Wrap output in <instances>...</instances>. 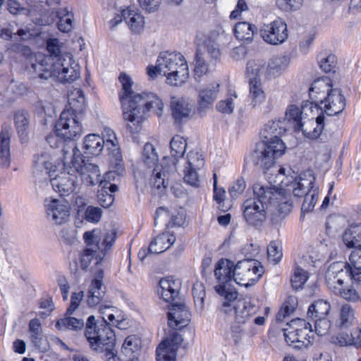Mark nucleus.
Listing matches in <instances>:
<instances>
[{
	"label": "nucleus",
	"instance_id": "f257e3e1",
	"mask_svg": "<svg viewBox=\"0 0 361 361\" xmlns=\"http://www.w3.org/2000/svg\"><path fill=\"white\" fill-rule=\"evenodd\" d=\"M119 80L123 92L119 99L123 109V118L130 122L127 128L130 133H138L141 130V123L145 115L153 110L158 116H161L164 109L162 100L154 93H135L132 91L133 80L126 73H121Z\"/></svg>",
	"mask_w": 361,
	"mask_h": 361
},
{
	"label": "nucleus",
	"instance_id": "f03ea898",
	"mask_svg": "<svg viewBox=\"0 0 361 361\" xmlns=\"http://www.w3.org/2000/svg\"><path fill=\"white\" fill-rule=\"evenodd\" d=\"M252 190L253 197L247 199L242 207L243 218L249 225L261 228L267 219L269 204L282 200L283 192L278 188L259 183L254 184Z\"/></svg>",
	"mask_w": 361,
	"mask_h": 361
},
{
	"label": "nucleus",
	"instance_id": "7ed1b4c3",
	"mask_svg": "<svg viewBox=\"0 0 361 361\" xmlns=\"http://www.w3.org/2000/svg\"><path fill=\"white\" fill-rule=\"evenodd\" d=\"M33 71L43 80L54 78L60 82H72L79 78L80 72L77 64L68 53L63 54L54 61L50 57H44L31 66Z\"/></svg>",
	"mask_w": 361,
	"mask_h": 361
},
{
	"label": "nucleus",
	"instance_id": "20e7f679",
	"mask_svg": "<svg viewBox=\"0 0 361 361\" xmlns=\"http://www.w3.org/2000/svg\"><path fill=\"white\" fill-rule=\"evenodd\" d=\"M150 78L157 74H163L168 84L178 86L184 83L189 77L188 66L185 57L178 52H161L157 58L156 66L147 68Z\"/></svg>",
	"mask_w": 361,
	"mask_h": 361
},
{
	"label": "nucleus",
	"instance_id": "39448f33",
	"mask_svg": "<svg viewBox=\"0 0 361 361\" xmlns=\"http://www.w3.org/2000/svg\"><path fill=\"white\" fill-rule=\"evenodd\" d=\"M281 183L290 187L295 197H304L301 211L302 213L312 212L318 200L319 187L315 185V177L311 171H305L299 176L286 177Z\"/></svg>",
	"mask_w": 361,
	"mask_h": 361
},
{
	"label": "nucleus",
	"instance_id": "423d86ee",
	"mask_svg": "<svg viewBox=\"0 0 361 361\" xmlns=\"http://www.w3.org/2000/svg\"><path fill=\"white\" fill-rule=\"evenodd\" d=\"M85 336L93 350L104 353L109 360L115 358L117 353L114 349L115 333L104 318H102L99 325L94 331H87Z\"/></svg>",
	"mask_w": 361,
	"mask_h": 361
},
{
	"label": "nucleus",
	"instance_id": "0eeeda50",
	"mask_svg": "<svg viewBox=\"0 0 361 361\" xmlns=\"http://www.w3.org/2000/svg\"><path fill=\"white\" fill-rule=\"evenodd\" d=\"M286 148L284 142L277 140L271 144L262 141L256 145L255 150L252 152L251 161L255 166L265 173L274 165L275 160L285 153Z\"/></svg>",
	"mask_w": 361,
	"mask_h": 361
},
{
	"label": "nucleus",
	"instance_id": "6e6552de",
	"mask_svg": "<svg viewBox=\"0 0 361 361\" xmlns=\"http://www.w3.org/2000/svg\"><path fill=\"white\" fill-rule=\"evenodd\" d=\"M263 272L260 262L254 259H244L234 266L233 281L238 285L249 287L259 281Z\"/></svg>",
	"mask_w": 361,
	"mask_h": 361
},
{
	"label": "nucleus",
	"instance_id": "1a4fd4ad",
	"mask_svg": "<svg viewBox=\"0 0 361 361\" xmlns=\"http://www.w3.org/2000/svg\"><path fill=\"white\" fill-rule=\"evenodd\" d=\"M72 167L78 172L82 182L87 185L93 186L100 182L101 173L98 166L86 159L81 154L80 150L74 147L73 149Z\"/></svg>",
	"mask_w": 361,
	"mask_h": 361
},
{
	"label": "nucleus",
	"instance_id": "9d476101",
	"mask_svg": "<svg viewBox=\"0 0 361 361\" xmlns=\"http://www.w3.org/2000/svg\"><path fill=\"white\" fill-rule=\"evenodd\" d=\"M55 131L63 140H74L81 136L82 127L76 114L63 110L54 126Z\"/></svg>",
	"mask_w": 361,
	"mask_h": 361
},
{
	"label": "nucleus",
	"instance_id": "9b49d317",
	"mask_svg": "<svg viewBox=\"0 0 361 361\" xmlns=\"http://www.w3.org/2000/svg\"><path fill=\"white\" fill-rule=\"evenodd\" d=\"M319 101L317 109H320L323 115L326 114L329 116L338 115L341 113L345 107V99L338 88L329 91L326 97H316Z\"/></svg>",
	"mask_w": 361,
	"mask_h": 361
},
{
	"label": "nucleus",
	"instance_id": "f8f14e48",
	"mask_svg": "<svg viewBox=\"0 0 361 361\" xmlns=\"http://www.w3.org/2000/svg\"><path fill=\"white\" fill-rule=\"evenodd\" d=\"M288 65V59L286 56H274L269 59L267 66L257 64L255 61H249L246 68L247 72L251 71L254 73L256 71V75L260 71H265L266 76L271 78L279 75Z\"/></svg>",
	"mask_w": 361,
	"mask_h": 361
},
{
	"label": "nucleus",
	"instance_id": "ddd939ff",
	"mask_svg": "<svg viewBox=\"0 0 361 361\" xmlns=\"http://www.w3.org/2000/svg\"><path fill=\"white\" fill-rule=\"evenodd\" d=\"M260 35L268 44H280L284 42L288 37L287 25L281 19H277L269 24L264 25L260 29Z\"/></svg>",
	"mask_w": 361,
	"mask_h": 361
},
{
	"label": "nucleus",
	"instance_id": "4468645a",
	"mask_svg": "<svg viewBox=\"0 0 361 361\" xmlns=\"http://www.w3.org/2000/svg\"><path fill=\"white\" fill-rule=\"evenodd\" d=\"M183 341L182 336L173 332L167 340L163 341L156 350V361H175L178 345Z\"/></svg>",
	"mask_w": 361,
	"mask_h": 361
},
{
	"label": "nucleus",
	"instance_id": "2eb2a0df",
	"mask_svg": "<svg viewBox=\"0 0 361 361\" xmlns=\"http://www.w3.org/2000/svg\"><path fill=\"white\" fill-rule=\"evenodd\" d=\"M52 188L61 196H67L75 191L78 186V178L75 174L63 171L55 177L49 178Z\"/></svg>",
	"mask_w": 361,
	"mask_h": 361
},
{
	"label": "nucleus",
	"instance_id": "dca6fc26",
	"mask_svg": "<svg viewBox=\"0 0 361 361\" xmlns=\"http://www.w3.org/2000/svg\"><path fill=\"white\" fill-rule=\"evenodd\" d=\"M176 171L174 161L166 158H163L160 166H156L153 169V175L150 179L153 187L160 189L166 188L169 184V175Z\"/></svg>",
	"mask_w": 361,
	"mask_h": 361
},
{
	"label": "nucleus",
	"instance_id": "f3484780",
	"mask_svg": "<svg viewBox=\"0 0 361 361\" xmlns=\"http://www.w3.org/2000/svg\"><path fill=\"white\" fill-rule=\"evenodd\" d=\"M167 317L168 324L173 329L180 330L188 326L190 320V314L188 308L181 302L172 304Z\"/></svg>",
	"mask_w": 361,
	"mask_h": 361
},
{
	"label": "nucleus",
	"instance_id": "a211bd4d",
	"mask_svg": "<svg viewBox=\"0 0 361 361\" xmlns=\"http://www.w3.org/2000/svg\"><path fill=\"white\" fill-rule=\"evenodd\" d=\"M235 320L242 324L250 320L259 310L257 301L250 298L238 300L233 305Z\"/></svg>",
	"mask_w": 361,
	"mask_h": 361
},
{
	"label": "nucleus",
	"instance_id": "6ab92c4d",
	"mask_svg": "<svg viewBox=\"0 0 361 361\" xmlns=\"http://www.w3.org/2000/svg\"><path fill=\"white\" fill-rule=\"evenodd\" d=\"M56 171V166L53 164L51 155L49 153L42 152L33 156L32 173L34 176H42L44 180H47L54 176Z\"/></svg>",
	"mask_w": 361,
	"mask_h": 361
},
{
	"label": "nucleus",
	"instance_id": "aec40b11",
	"mask_svg": "<svg viewBox=\"0 0 361 361\" xmlns=\"http://www.w3.org/2000/svg\"><path fill=\"white\" fill-rule=\"evenodd\" d=\"M46 207L47 217L54 224L61 225L68 220L70 206L67 202L54 199Z\"/></svg>",
	"mask_w": 361,
	"mask_h": 361
},
{
	"label": "nucleus",
	"instance_id": "412c9836",
	"mask_svg": "<svg viewBox=\"0 0 361 361\" xmlns=\"http://www.w3.org/2000/svg\"><path fill=\"white\" fill-rule=\"evenodd\" d=\"M170 109L176 124L185 123L190 118L192 106L183 98L172 97Z\"/></svg>",
	"mask_w": 361,
	"mask_h": 361
},
{
	"label": "nucleus",
	"instance_id": "4be33fe9",
	"mask_svg": "<svg viewBox=\"0 0 361 361\" xmlns=\"http://www.w3.org/2000/svg\"><path fill=\"white\" fill-rule=\"evenodd\" d=\"M219 87V83H212L199 91L197 107L199 113H204L212 107L217 98Z\"/></svg>",
	"mask_w": 361,
	"mask_h": 361
},
{
	"label": "nucleus",
	"instance_id": "5701e85b",
	"mask_svg": "<svg viewBox=\"0 0 361 361\" xmlns=\"http://www.w3.org/2000/svg\"><path fill=\"white\" fill-rule=\"evenodd\" d=\"M283 119L270 121L265 124L262 136L264 142L271 144V142H276V140L280 142H283L280 138V136L284 134L288 130V126L283 123Z\"/></svg>",
	"mask_w": 361,
	"mask_h": 361
},
{
	"label": "nucleus",
	"instance_id": "b1692460",
	"mask_svg": "<svg viewBox=\"0 0 361 361\" xmlns=\"http://www.w3.org/2000/svg\"><path fill=\"white\" fill-rule=\"evenodd\" d=\"M308 325L310 328L311 324L310 322H307L305 319L297 318L292 320L289 324V327L283 329L286 343L295 349H302V348H306L308 345V343H306L303 340H298V337L297 336V330H295V326H307Z\"/></svg>",
	"mask_w": 361,
	"mask_h": 361
},
{
	"label": "nucleus",
	"instance_id": "393cba45",
	"mask_svg": "<svg viewBox=\"0 0 361 361\" xmlns=\"http://www.w3.org/2000/svg\"><path fill=\"white\" fill-rule=\"evenodd\" d=\"M234 263L228 259H221L214 270L216 279L219 284H226L233 281Z\"/></svg>",
	"mask_w": 361,
	"mask_h": 361
},
{
	"label": "nucleus",
	"instance_id": "a878e982",
	"mask_svg": "<svg viewBox=\"0 0 361 361\" xmlns=\"http://www.w3.org/2000/svg\"><path fill=\"white\" fill-rule=\"evenodd\" d=\"M176 241V237L169 232L156 236L150 243L148 251L151 254H160L169 249Z\"/></svg>",
	"mask_w": 361,
	"mask_h": 361
},
{
	"label": "nucleus",
	"instance_id": "bb28decb",
	"mask_svg": "<svg viewBox=\"0 0 361 361\" xmlns=\"http://www.w3.org/2000/svg\"><path fill=\"white\" fill-rule=\"evenodd\" d=\"M140 352V338L135 335H130L126 337L121 348V353L128 358V361L138 360Z\"/></svg>",
	"mask_w": 361,
	"mask_h": 361
},
{
	"label": "nucleus",
	"instance_id": "cd10ccee",
	"mask_svg": "<svg viewBox=\"0 0 361 361\" xmlns=\"http://www.w3.org/2000/svg\"><path fill=\"white\" fill-rule=\"evenodd\" d=\"M324 118L323 113L320 114L315 121L313 119L309 120L305 127L303 125L300 131H302L305 137L309 139L319 138L324 128Z\"/></svg>",
	"mask_w": 361,
	"mask_h": 361
},
{
	"label": "nucleus",
	"instance_id": "c85d7f7f",
	"mask_svg": "<svg viewBox=\"0 0 361 361\" xmlns=\"http://www.w3.org/2000/svg\"><path fill=\"white\" fill-rule=\"evenodd\" d=\"M302 118V109L296 105L291 104L286 109L285 118L283 120L288 129L293 128L295 131H300L303 126Z\"/></svg>",
	"mask_w": 361,
	"mask_h": 361
},
{
	"label": "nucleus",
	"instance_id": "c756f323",
	"mask_svg": "<svg viewBox=\"0 0 361 361\" xmlns=\"http://www.w3.org/2000/svg\"><path fill=\"white\" fill-rule=\"evenodd\" d=\"M104 147V139L96 134H90L85 136L83 142L84 153L86 154L97 156Z\"/></svg>",
	"mask_w": 361,
	"mask_h": 361
},
{
	"label": "nucleus",
	"instance_id": "7c9ffc66",
	"mask_svg": "<svg viewBox=\"0 0 361 361\" xmlns=\"http://www.w3.org/2000/svg\"><path fill=\"white\" fill-rule=\"evenodd\" d=\"M10 140L11 133L7 128H3L0 133V166L6 168L10 166Z\"/></svg>",
	"mask_w": 361,
	"mask_h": 361
},
{
	"label": "nucleus",
	"instance_id": "2f4dec72",
	"mask_svg": "<svg viewBox=\"0 0 361 361\" xmlns=\"http://www.w3.org/2000/svg\"><path fill=\"white\" fill-rule=\"evenodd\" d=\"M160 290L159 294L166 302L174 300L178 295L179 288L175 281L169 279H162L159 281Z\"/></svg>",
	"mask_w": 361,
	"mask_h": 361
},
{
	"label": "nucleus",
	"instance_id": "473e14b6",
	"mask_svg": "<svg viewBox=\"0 0 361 361\" xmlns=\"http://www.w3.org/2000/svg\"><path fill=\"white\" fill-rule=\"evenodd\" d=\"M106 295V287L103 283L91 282L87 293L86 302L90 307L99 305Z\"/></svg>",
	"mask_w": 361,
	"mask_h": 361
},
{
	"label": "nucleus",
	"instance_id": "72a5a7b5",
	"mask_svg": "<svg viewBox=\"0 0 361 361\" xmlns=\"http://www.w3.org/2000/svg\"><path fill=\"white\" fill-rule=\"evenodd\" d=\"M212 60L207 61L206 53L202 51V49L198 48L195 56L194 75L196 80H200L203 75H206L212 63Z\"/></svg>",
	"mask_w": 361,
	"mask_h": 361
},
{
	"label": "nucleus",
	"instance_id": "f704fd0d",
	"mask_svg": "<svg viewBox=\"0 0 361 361\" xmlns=\"http://www.w3.org/2000/svg\"><path fill=\"white\" fill-rule=\"evenodd\" d=\"M249 85V98L251 100V104L255 106L262 103L265 99V93L262 88L261 80L257 76L250 78Z\"/></svg>",
	"mask_w": 361,
	"mask_h": 361
},
{
	"label": "nucleus",
	"instance_id": "c9c22d12",
	"mask_svg": "<svg viewBox=\"0 0 361 361\" xmlns=\"http://www.w3.org/2000/svg\"><path fill=\"white\" fill-rule=\"evenodd\" d=\"M333 90L332 86L324 79L315 80L310 88V97L314 102L312 104L317 108L319 101L317 100L316 97H326L329 91Z\"/></svg>",
	"mask_w": 361,
	"mask_h": 361
},
{
	"label": "nucleus",
	"instance_id": "e433bc0d",
	"mask_svg": "<svg viewBox=\"0 0 361 361\" xmlns=\"http://www.w3.org/2000/svg\"><path fill=\"white\" fill-rule=\"evenodd\" d=\"M343 243L348 248H361V226H352L343 234Z\"/></svg>",
	"mask_w": 361,
	"mask_h": 361
},
{
	"label": "nucleus",
	"instance_id": "4c0bfd02",
	"mask_svg": "<svg viewBox=\"0 0 361 361\" xmlns=\"http://www.w3.org/2000/svg\"><path fill=\"white\" fill-rule=\"evenodd\" d=\"M85 95L82 90L75 88L68 94L70 111L75 114L82 113L85 109Z\"/></svg>",
	"mask_w": 361,
	"mask_h": 361
},
{
	"label": "nucleus",
	"instance_id": "58836bf2",
	"mask_svg": "<svg viewBox=\"0 0 361 361\" xmlns=\"http://www.w3.org/2000/svg\"><path fill=\"white\" fill-rule=\"evenodd\" d=\"M331 310L329 302L324 300L314 301L308 308V319L322 318L327 317Z\"/></svg>",
	"mask_w": 361,
	"mask_h": 361
},
{
	"label": "nucleus",
	"instance_id": "ea45409f",
	"mask_svg": "<svg viewBox=\"0 0 361 361\" xmlns=\"http://www.w3.org/2000/svg\"><path fill=\"white\" fill-rule=\"evenodd\" d=\"M256 27L247 22H239L234 27V34L237 39L250 42L255 34Z\"/></svg>",
	"mask_w": 361,
	"mask_h": 361
},
{
	"label": "nucleus",
	"instance_id": "a19ab883",
	"mask_svg": "<svg viewBox=\"0 0 361 361\" xmlns=\"http://www.w3.org/2000/svg\"><path fill=\"white\" fill-rule=\"evenodd\" d=\"M97 251L98 250H94L93 248L87 247L80 253L78 264L82 270L86 271L94 258L97 260V265L100 264L104 257L103 255H96Z\"/></svg>",
	"mask_w": 361,
	"mask_h": 361
},
{
	"label": "nucleus",
	"instance_id": "79ce46f5",
	"mask_svg": "<svg viewBox=\"0 0 361 361\" xmlns=\"http://www.w3.org/2000/svg\"><path fill=\"white\" fill-rule=\"evenodd\" d=\"M104 139V146L113 154L116 160H121V154L119 152V147L116 137V134L113 130L110 128H105L103 133Z\"/></svg>",
	"mask_w": 361,
	"mask_h": 361
},
{
	"label": "nucleus",
	"instance_id": "37998d69",
	"mask_svg": "<svg viewBox=\"0 0 361 361\" xmlns=\"http://www.w3.org/2000/svg\"><path fill=\"white\" fill-rule=\"evenodd\" d=\"M30 116L27 111L19 110L14 114V123L20 137L25 136L30 126Z\"/></svg>",
	"mask_w": 361,
	"mask_h": 361
},
{
	"label": "nucleus",
	"instance_id": "c03bdc74",
	"mask_svg": "<svg viewBox=\"0 0 361 361\" xmlns=\"http://www.w3.org/2000/svg\"><path fill=\"white\" fill-rule=\"evenodd\" d=\"M85 323L82 319H77L66 315L65 317L59 319L56 323V328L59 330H81L84 327Z\"/></svg>",
	"mask_w": 361,
	"mask_h": 361
},
{
	"label": "nucleus",
	"instance_id": "a18cd8bd",
	"mask_svg": "<svg viewBox=\"0 0 361 361\" xmlns=\"http://www.w3.org/2000/svg\"><path fill=\"white\" fill-rule=\"evenodd\" d=\"M187 143L183 137L176 135L173 137L172 140L170 142V147L171 149V156L173 158L168 159H171L172 161H174L175 166L176 167L177 158H180L183 156L185 152Z\"/></svg>",
	"mask_w": 361,
	"mask_h": 361
},
{
	"label": "nucleus",
	"instance_id": "49530a36",
	"mask_svg": "<svg viewBox=\"0 0 361 361\" xmlns=\"http://www.w3.org/2000/svg\"><path fill=\"white\" fill-rule=\"evenodd\" d=\"M350 264L344 262H334L331 263L326 272V280L337 279L344 274H348L347 269Z\"/></svg>",
	"mask_w": 361,
	"mask_h": 361
},
{
	"label": "nucleus",
	"instance_id": "de8ad7c7",
	"mask_svg": "<svg viewBox=\"0 0 361 361\" xmlns=\"http://www.w3.org/2000/svg\"><path fill=\"white\" fill-rule=\"evenodd\" d=\"M354 319V311L348 304L343 305L340 311V318L336 325L342 329H346L350 326Z\"/></svg>",
	"mask_w": 361,
	"mask_h": 361
},
{
	"label": "nucleus",
	"instance_id": "09e8293b",
	"mask_svg": "<svg viewBox=\"0 0 361 361\" xmlns=\"http://www.w3.org/2000/svg\"><path fill=\"white\" fill-rule=\"evenodd\" d=\"M142 161L148 168L156 167L158 161V155L155 147L150 143H146L142 152Z\"/></svg>",
	"mask_w": 361,
	"mask_h": 361
},
{
	"label": "nucleus",
	"instance_id": "8fccbe9b",
	"mask_svg": "<svg viewBox=\"0 0 361 361\" xmlns=\"http://www.w3.org/2000/svg\"><path fill=\"white\" fill-rule=\"evenodd\" d=\"M308 279V273L302 268L297 267L295 269L294 274L291 278V285L295 290H298L302 287Z\"/></svg>",
	"mask_w": 361,
	"mask_h": 361
},
{
	"label": "nucleus",
	"instance_id": "3c124183",
	"mask_svg": "<svg viewBox=\"0 0 361 361\" xmlns=\"http://www.w3.org/2000/svg\"><path fill=\"white\" fill-rule=\"evenodd\" d=\"M192 294L194 298L195 305L197 310L202 312L204 309L205 291L202 284H195L192 288Z\"/></svg>",
	"mask_w": 361,
	"mask_h": 361
},
{
	"label": "nucleus",
	"instance_id": "603ef678",
	"mask_svg": "<svg viewBox=\"0 0 361 361\" xmlns=\"http://www.w3.org/2000/svg\"><path fill=\"white\" fill-rule=\"evenodd\" d=\"M309 319L314 322V331L318 336H324L329 333L331 322L326 317Z\"/></svg>",
	"mask_w": 361,
	"mask_h": 361
},
{
	"label": "nucleus",
	"instance_id": "864d4df0",
	"mask_svg": "<svg viewBox=\"0 0 361 361\" xmlns=\"http://www.w3.org/2000/svg\"><path fill=\"white\" fill-rule=\"evenodd\" d=\"M116 238V232L112 230L106 233L103 241L100 245H97V250L104 257L106 252L111 248Z\"/></svg>",
	"mask_w": 361,
	"mask_h": 361
},
{
	"label": "nucleus",
	"instance_id": "5fc2aeb1",
	"mask_svg": "<svg viewBox=\"0 0 361 361\" xmlns=\"http://www.w3.org/2000/svg\"><path fill=\"white\" fill-rule=\"evenodd\" d=\"M202 51H204L206 57H210L212 61H216L221 56L219 44L211 39L206 41Z\"/></svg>",
	"mask_w": 361,
	"mask_h": 361
},
{
	"label": "nucleus",
	"instance_id": "6e6d98bb",
	"mask_svg": "<svg viewBox=\"0 0 361 361\" xmlns=\"http://www.w3.org/2000/svg\"><path fill=\"white\" fill-rule=\"evenodd\" d=\"M30 34L25 30L19 29L17 32L13 33L9 29L4 28L1 30V37L4 40L18 41V38L25 40L28 38Z\"/></svg>",
	"mask_w": 361,
	"mask_h": 361
},
{
	"label": "nucleus",
	"instance_id": "4d7b16f0",
	"mask_svg": "<svg viewBox=\"0 0 361 361\" xmlns=\"http://www.w3.org/2000/svg\"><path fill=\"white\" fill-rule=\"evenodd\" d=\"M188 166L185 168H193L200 169L204 164V159L201 153L190 151L187 155Z\"/></svg>",
	"mask_w": 361,
	"mask_h": 361
},
{
	"label": "nucleus",
	"instance_id": "13d9d810",
	"mask_svg": "<svg viewBox=\"0 0 361 361\" xmlns=\"http://www.w3.org/2000/svg\"><path fill=\"white\" fill-rule=\"evenodd\" d=\"M215 290L218 294L224 298V302H228L231 304L232 302H235V300L238 296L237 291L230 288H226L225 284H219L218 286H216Z\"/></svg>",
	"mask_w": 361,
	"mask_h": 361
},
{
	"label": "nucleus",
	"instance_id": "bf43d9fd",
	"mask_svg": "<svg viewBox=\"0 0 361 361\" xmlns=\"http://www.w3.org/2000/svg\"><path fill=\"white\" fill-rule=\"evenodd\" d=\"M197 169H198L185 168L184 170V181L195 188H198L200 184V180L197 173Z\"/></svg>",
	"mask_w": 361,
	"mask_h": 361
},
{
	"label": "nucleus",
	"instance_id": "052dcab7",
	"mask_svg": "<svg viewBox=\"0 0 361 361\" xmlns=\"http://www.w3.org/2000/svg\"><path fill=\"white\" fill-rule=\"evenodd\" d=\"M267 255L269 260L278 263L282 257V250L276 242L272 241L267 247Z\"/></svg>",
	"mask_w": 361,
	"mask_h": 361
},
{
	"label": "nucleus",
	"instance_id": "680f3d73",
	"mask_svg": "<svg viewBox=\"0 0 361 361\" xmlns=\"http://www.w3.org/2000/svg\"><path fill=\"white\" fill-rule=\"evenodd\" d=\"M102 210L97 207L88 206L85 212V219L91 223H97L100 221Z\"/></svg>",
	"mask_w": 361,
	"mask_h": 361
},
{
	"label": "nucleus",
	"instance_id": "e2e57ef3",
	"mask_svg": "<svg viewBox=\"0 0 361 361\" xmlns=\"http://www.w3.org/2000/svg\"><path fill=\"white\" fill-rule=\"evenodd\" d=\"M130 20H128V25L133 32H140L144 27L145 20L143 16L137 12L133 14L130 17Z\"/></svg>",
	"mask_w": 361,
	"mask_h": 361
},
{
	"label": "nucleus",
	"instance_id": "0e129e2a",
	"mask_svg": "<svg viewBox=\"0 0 361 361\" xmlns=\"http://www.w3.org/2000/svg\"><path fill=\"white\" fill-rule=\"evenodd\" d=\"M319 63L323 71L326 73L334 72L336 66V57L334 54H329L326 57L321 59Z\"/></svg>",
	"mask_w": 361,
	"mask_h": 361
},
{
	"label": "nucleus",
	"instance_id": "69168bd1",
	"mask_svg": "<svg viewBox=\"0 0 361 361\" xmlns=\"http://www.w3.org/2000/svg\"><path fill=\"white\" fill-rule=\"evenodd\" d=\"M97 198L99 204L104 208L109 207L114 201V195L109 193L106 188H102L98 191Z\"/></svg>",
	"mask_w": 361,
	"mask_h": 361
},
{
	"label": "nucleus",
	"instance_id": "338daca9",
	"mask_svg": "<svg viewBox=\"0 0 361 361\" xmlns=\"http://www.w3.org/2000/svg\"><path fill=\"white\" fill-rule=\"evenodd\" d=\"M331 341L334 343L338 344L340 346L353 345V334L352 332L350 334L341 332L337 336H333Z\"/></svg>",
	"mask_w": 361,
	"mask_h": 361
},
{
	"label": "nucleus",
	"instance_id": "774afa93",
	"mask_svg": "<svg viewBox=\"0 0 361 361\" xmlns=\"http://www.w3.org/2000/svg\"><path fill=\"white\" fill-rule=\"evenodd\" d=\"M245 188L246 184L244 179L240 178L228 188V192L232 198H236L243 192Z\"/></svg>",
	"mask_w": 361,
	"mask_h": 361
}]
</instances>
